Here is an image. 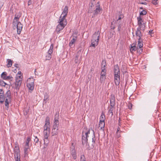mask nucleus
I'll return each mask as SVG.
<instances>
[{"label":"nucleus","mask_w":161,"mask_h":161,"mask_svg":"<svg viewBox=\"0 0 161 161\" xmlns=\"http://www.w3.org/2000/svg\"><path fill=\"white\" fill-rule=\"evenodd\" d=\"M83 132L82 133L83 136L82 137V142L83 145H84L87 143L88 140L92 142V145L94 147L95 146L96 139L95 132L92 130H89L88 132L85 133L84 135Z\"/></svg>","instance_id":"nucleus-1"},{"label":"nucleus","mask_w":161,"mask_h":161,"mask_svg":"<svg viewBox=\"0 0 161 161\" xmlns=\"http://www.w3.org/2000/svg\"><path fill=\"white\" fill-rule=\"evenodd\" d=\"M114 82L115 85H119L120 81V71L118 64L115 65L114 68Z\"/></svg>","instance_id":"nucleus-2"},{"label":"nucleus","mask_w":161,"mask_h":161,"mask_svg":"<svg viewBox=\"0 0 161 161\" xmlns=\"http://www.w3.org/2000/svg\"><path fill=\"white\" fill-rule=\"evenodd\" d=\"M58 22L59 23L57 25L56 29L57 34H59L60 31L64 28L67 24L66 20H64L60 18H59Z\"/></svg>","instance_id":"nucleus-3"},{"label":"nucleus","mask_w":161,"mask_h":161,"mask_svg":"<svg viewBox=\"0 0 161 161\" xmlns=\"http://www.w3.org/2000/svg\"><path fill=\"white\" fill-rule=\"evenodd\" d=\"M22 76L19 75H16L15 83V88L17 91L19 90L22 83Z\"/></svg>","instance_id":"nucleus-4"},{"label":"nucleus","mask_w":161,"mask_h":161,"mask_svg":"<svg viewBox=\"0 0 161 161\" xmlns=\"http://www.w3.org/2000/svg\"><path fill=\"white\" fill-rule=\"evenodd\" d=\"M102 11L103 9L101 7L100 2H98L96 5V8L93 11L92 17L93 18L98 14H100Z\"/></svg>","instance_id":"nucleus-5"},{"label":"nucleus","mask_w":161,"mask_h":161,"mask_svg":"<svg viewBox=\"0 0 161 161\" xmlns=\"http://www.w3.org/2000/svg\"><path fill=\"white\" fill-rule=\"evenodd\" d=\"M35 80L33 78L28 79L27 81V86L29 90L32 91L34 88Z\"/></svg>","instance_id":"nucleus-6"},{"label":"nucleus","mask_w":161,"mask_h":161,"mask_svg":"<svg viewBox=\"0 0 161 161\" xmlns=\"http://www.w3.org/2000/svg\"><path fill=\"white\" fill-rule=\"evenodd\" d=\"M138 24V27L137 28L141 29L142 31H144L145 29V25L144 23H142V21L141 17L139 16L137 18Z\"/></svg>","instance_id":"nucleus-7"},{"label":"nucleus","mask_w":161,"mask_h":161,"mask_svg":"<svg viewBox=\"0 0 161 161\" xmlns=\"http://www.w3.org/2000/svg\"><path fill=\"white\" fill-rule=\"evenodd\" d=\"M59 115L58 112H57L54 116V118L53 121V127L54 128H58L59 122L58 121Z\"/></svg>","instance_id":"nucleus-8"},{"label":"nucleus","mask_w":161,"mask_h":161,"mask_svg":"<svg viewBox=\"0 0 161 161\" xmlns=\"http://www.w3.org/2000/svg\"><path fill=\"white\" fill-rule=\"evenodd\" d=\"M68 12V7L67 6H65L61 16L59 17V18L64 20H66L65 18L67 16Z\"/></svg>","instance_id":"nucleus-9"},{"label":"nucleus","mask_w":161,"mask_h":161,"mask_svg":"<svg viewBox=\"0 0 161 161\" xmlns=\"http://www.w3.org/2000/svg\"><path fill=\"white\" fill-rule=\"evenodd\" d=\"M53 46L52 44L50 47V49L48 51L47 54L46 56V60H50L51 58V54L52 53L53 51Z\"/></svg>","instance_id":"nucleus-10"},{"label":"nucleus","mask_w":161,"mask_h":161,"mask_svg":"<svg viewBox=\"0 0 161 161\" xmlns=\"http://www.w3.org/2000/svg\"><path fill=\"white\" fill-rule=\"evenodd\" d=\"M20 16L18 15H15V17L13 20L12 22V25H13V28L14 29H15L17 26V25H18V23L19 22V19Z\"/></svg>","instance_id":"nucleus-11"},{"label":"nucleus","mask_w":161,"mask_h":161,"mask_svg":"<svg viewBox=\"0 0 161 161\" xmlns=\"http://www.w3.org/2000/svg\"><path fill=\"white\" fill-rule=\"evenodd\" d=\"M50 119L48 117H47L45 120V123L44 126V130H50Z\"/></svg>","instance_id":"nucleus-12"},{"label":"nucleus","mask_w":161,"mask_h":161,"mask_svg":"<svg viewBox=\"0 0 161 161\" xmlns=\"http://www.w3.org/2000/svg\"><path fill=\"white\" fill-rule=\"evenodd\" d=\"M142 29H141L137 28V31L136 32V37L138 38V40L142 39L141 37L142 36Z\"/></svg>","instance_id":"nucleus-13"},{"label":"nucleus","mask_w":161,"mask_h":161,"mask_svg":"<svg viewBox=\"0 0 161 161\" xmlns=\"http://www.w3.org/2000/svg\"><path fill=\"white\" fill-rule=\"evenodd\" d=\"M115 104V97L114 95H111L110 98V106L114 107Z\"/></svg>","instance_id":"nucleus-14"},{"label":"nucleus","mask_w":161,"mask_h":161,"mask_svg":"<svg viewBox=\"0 0 161 161\" xmlns=\"http://www.w3.org/2000/svg\"><path fill=\"white\" fill-rule=\"evenodd\" d=\"M23 27V25L21 24L20 22H19L18 23V25H17V26L16 27V28L17 29V33L19 34L21 31Z\"/></svg>","instance_id":"nucleus-15"},{"label":"nucleus","mask_w":161,"mask_h":161,"mask_svg":"<svg viewBox=\"0 0 161 161\" xmlns=\"http://www.w3.org/2000/svg\"><path fill=\"white\" fill-rule=\"evenodd\" d=\"M14 156L20 155V151L18 146H15L14 148Z\"/></svg>","instance_id":"nucleus-16"},{"label":"nucleus","mask_w":161,"mask_h":161,"mask_svg":"<svg viewBox=\"0 0 161 161\" xmlns=\"http://www.w3.org/2000/svg\"><path fill=\"white\" fill-rule=\"evenodd\" d=\"M100 35V32L99 31L96 32L92 36V39H97L99 41V37Z\"/></svg>","instance_id":"nucleus-17"},{"label":"nucleus","mask_w":161,"mask_h":161,"mask_svg":"<svg viewBox=\"0 0 161 161\" xmlns=\"http://www.w3.org/2000/svg\"><path fill=\"white\" fill-rule=\"evenodd\" d=\"M98 42L99 41H98L97 39H92V43L90 47H95L96 46L98 45Z\"/></svg>","instance_id":"nucleus-18"},{"label":"nucleus","mask_w":161,"mask_h":161,"mask_svg":"<svg viewBox=\"0 0 161 161\" xmlns=\"http://www.w3.org/2000/svg\"><path fill=\"white\" fill-rule=\"evenodd\" d=\"M43 134L44 137H48L50 134V130H44Z\"/></svg>","instance_id":"nucleus-19"},{"label":"nucleus","mask_w":161,"mask_h":161,"mask_svg":"<svg viewBox=\"0 0 161 161\" xmlns=\"http://www.w3.org/2000/svg\"><path fill=\"white\" fill-rule=\"evenodd\" d=\"M29 148V145H25L24 149L25 153V157H26L28 155Z\"/></svg>","instance_id":"nucleus-20"},{"label":"nucleus","mask_w":161,"mask_h":161,"mask_svg":"<svg viewBox=\"0 0 161 161\" xmlns=\"http://www.w3.org/2000/svg\"><path fill=\"white\" fill-rule=\"evenodd\" d=\"M77 39V37L75 36H72V38L71 40L69 43V46L70 47H71L74 44L75 42L76 41Z\"/></svg>","instance_id":"nucleus-21"},{"label":"nucleus","mask_w":161,"mask_h":161,"mask_svg":"<svg viewBox=\"0 0 161 161\" xmlns=\"http://www.w3.org/2000/svg\"><path fill=\"white\" fill-rule=\"evenodd\" d=\"M105 125V122L104 121H99V127L100 128L101 130H103L104 128Z\"/></svg>","instance_id":"nucleus-22"},{"label":"nucleus","mask_w":161,"mask_h":161,"mask_svg":"<svg viewBox=\"0 0 161 161\" xmlns=\"http://www.w3.org/2000/svg\"><path fill=\"white\" fill-rule=\"evenodd\" d=\"M58 128H54L53 127L52 132V133L53 134V136H54L57 134L58 133Z\"/></svg>","instance_id":"nucleus-23"},{"label":"nucleus","mask_w":161,"mask_h":161,"mask_svg":"<svg viewBox=\"0 0 161 161\" xmlns=\"http://www.w3.org/2000/svg\"><path fill=\"white\" fill-rule=\"evenodd\" d=\"M136 44H133L131 45V47L130 48V51L131 53H133L134 51H135L137 49V48L136 46Z\"/></svg>","instance_id":"nucleus-24"},{"label":"nucleus","mask_w":161,"mask_h":161,"mask_svg":"<svg viewBox=\"0 0 161 161\" xmlns=\"http://www.w3.org/2000/svg\"><path fill=\"white\" fill-rule=\"evenodd\" d=\"M143 44L142 39L138 40L137 44V47L141 48L143 47Z\"/></svg>","instance_id":"nucleus-25"},{"label":"nucleus","mask_w":161,"mask_h":161,"mask_svg":"<svg viewBox=\"0 0 161 161\" xmlns=\"http://www.w3.org/2000/svg\"><path fill=\"white\" fill-rule=\"evenodd\" d=\"M71 154L74 159H76L77 156L75 150V149H73L71 151Z\"/></svg>","instance_id":"nucleus-26"},{"label":"nucleus","mask_w":161,"mask_h":161,"mask_svg":"<svg viewBox=\"0 0 161 161\" xmlns=\"http://www.w3.org/2000/svg\"><path fill=\"white\" fill-rule=\"evenodd\" d=\"M5 98L4 93L0 95V103H3Z\"/></svg>","instance_id":"nucleus-27"},{"label":"nucleus","mask_w":161,"mask_h":161,"mask_svg":"<svg viewBox=\"0 0 161 161\" xmlns=\"http://www.w3.org/2000/svg\"><path fill=\"white\" fill-rule=\"evenodd\" d=\"M11 101V98H6L5 100V105L6 106L8 107L9 105V103Z\"/></svg>","instance_id":"nucleus-28"},{"label":"nucleus","mask_w":161,"mask_h":161,"mask_svg":"<svg viewBox=\"0 0 161 161\" xmlns=\"http://www.w3.org/2000/svg\"><path fill=\"white\" fill-rule=\"evenodd\" d=\"M7 62L8 63L7 64V66L8 67H10L11 66L12 64V61L10 59H7Z\"/></svg>","instance_id":"nucleus-29"},{"label":"nucleus","mask_w":161,"mask_h":161,"mask_svg":"<svg viewBox=\"0 0 161 161\" xmlns=\"http://www.w3.org/2000/svg\"><path fill=\"white\" fill-rule=\"evenodd\" d=\"M11 92L9 90L7 91L6 93H5V98H11Z\"/></svg>","instance_id":"nucleus-30"},{"label":"nucleus","mask_w":161,"mask_h":161,"mask_svg":"<svg viewBox=\"0 0 161 161\" xmlns=\"http://www.w3.org/2000/svg\"><path fill=\"white\" fill-rule=\"evenodd\" d=\"M44 144L46 146H47L48 144L49 141V139L48 137H44Z\"/></svg>","instance_id":"nucleus-31"},{"label":"nucleus","mask_w":161,"mask_h":161,"mask_svg":"<svg viewBox=\"0 0 161 161\" xmlns=\"http://www.w3.org/2000/svg\"><path fill=\"white\" fill-rule=\"evenodd\" d=\"M79 57V55H78V54H77L75 58V64H80V60H79V59H78Z\"/></svg>","instance_id":"nucleus-32"},{"label":"nucleus","mask_w":161,"mask_h":161,"mask_svg":"<svg viewBox=\"0 0 161 161\" xmlns=\"http://www.w3.org/2000/svg\"><path fill=\"white\" fill-rule=\"evenodd\" d=\"M106 76H100V82L101 83H104L106 79Z\"/></svg>","instance_id":"nucleus-33"},{"label":"nucleus","mask_w":161,"mask_h":161,"mask_svg":"<svg viewBox=\"0 0 161 161\" xmlns=\"http://www.w3.org/2000/svg\"><path fill=\"white\" fill-rule=\"evenodd\" d=\"M106 65V63L105 60H103L101 64V69H105V67Z\"/></svg>","instance_id":"nucleus-34"},{"label":"nucleus","mask_w":161,"mask_h":161,"mask_svg":"<svg viewBox=\"0 0 161 161\" xmlns=\"http://www.w3.org/2000/svg\"><path fill=\"white\" fill-rule=\"evenodd\" d=\"M102 71L100 73V76H106V70L105 69H101Z\"/></svg>","instance_id":"nucleus-35"},{"label":"nucleus","mask_w":161,"mask_h":161,"mask_svg":"<svg viewBox=\"0 0 161 161\" xmlns=\"http://www.w3.org/2000/svg\"><path fill=\"white\" fill-rule=\"evenodd\" d=\"M100 119V121L104 122L105 120V115L103 112L101 113Z\"/></svg>","instance_id":"nucleus-36"},{"label":"nucleus","mask_w":161,"mask_h":161,"mask_svg":"<svg viewBox=\"0 0 161 161\" xmlns=\"http://www.w3.org/2000/svg\"><path fill=\"white\" fill-rule=\"evenodd\" d=\"M7 76V73L6 72H3L1 75V77L3 79L5 80Z\"/></svg>","instance_id":"nucleus-37"},{"label":"nucleus","mask_w":161,"mask_h":161,"mask_svg":"<svg viewBox=\"0 0 161 161\" xmlns=\"http://www.w3.org/2000/svg\"><path fill=\"white\" fill-rule=\"evenodd\" d=\"M117 23L118 24V30L119 31H120L121 28L122 26L121 22L119 21V22H118V23H117Z\"/></svg>","instance_id":"nucleus-38"},{"label":"nucleus","mask_w":161,"mask_h":161,"mask_svg":"<svg viewBox=\"0 0 161 161\" xmlns=\"http://www.w3.org/2000/svg\"><path fill=\"white\" fill-rule=\"evenodd\" d=\"M14 159L15 161H20V155L19 156H14Z\"/></svg>","instance_id":"nucleus-39"},{"label":"nucleus","mask_w":161,"mask_h":161,"mask_svg":"<svg viewBox=\"0 0 161 161\" xmlns=\"http://www.w3.org/2000/svg\"><path fill=\"white\" fill-rule=\"evenodd\" d=\"M31 141V138L30 136H28L27 138V139L25 142V144L29 145V143L30 141Z\"/></svg>","instance_id":"nucleus-40"},{"label":"nucleus","mask_w":161,"mask_h":161,"mask_svg":"<svg viewBox=\"0 0 161 161\" xmlns=\"http://www.w3.org/2000/svg\"><path fill=\"white\" fill-rule=\"evenodd\" d=\"M113 107H111L110 106V109L108 110V113L109 114H111V116H112L113 115Z\"/></svg>","instance_id":"nucleus-41"},{"label":"nucleus","mask_w":161,"mask_h":161,"mask_svg":"<svg viewBox=\"0 0 161 161\" xmlns=\"http://www.w3.org/2000/svg\"><path fill=\"white\" fill-rule=\"evenodd\" d=\"M48 98V96L47 94H46L45 95H44L43 102L44 103L45 102V103H46V102L47 101L46 100Z\"/></svg>","instance_id":"nucleus-42"},{"label":"nucleus","mask_w":161,"mask_h":161,"mask_svg":"<svg viewBox=\"0 0 161 161\" xmlns=\"http://www.w3.org/2000/svg\"><path fill=\"white\" fill-rule=\"evenodd\" d=\"M80 161H86L84 155H81V156Z\"/></svg>","instance_id":"nucleus-43"},{"label":"nucleus","mask_w":161,"mask_h":161,"mask_svg":"<svg viewBox=\"0 0 161 161\" xmlns=\"http://www.w3.org/2000/svg\"><path fill=\"white\" fill-rule=\"evenodd\" d=\"M137 49L136 50L137 51V52L139 53V54H140L142 53V49L141 48H139L138 47H137Z\"/></svg>","instance_id":"nucleus-44"},{"label":"nucleus","mask_w":161,"mask_h":161,"mask_svg":"<svg viewBox=\"0 0 161 161\" xmlns=\"http://www.w3.org/2000/svg\"><path fill=\"white\" fill-rule=\"evenodd\" d=\"M147 14V12L144 10H143L141 12L140 14V15H146Z\"/></svg>","instance_id":"nucleus-45"},{"label":"nucleus","mask_w":161,"mask_h":161,"mask_svg":"<svg viewBox=\"0 0 161 161\" xmlns=\"http://www.w3.org/2000/svg\"><path fill=\"white\" fill-rule=\"evenodd\" d=\"M6 85V83H5L3 81L0 80V85L1 86H5Z\"/></svg>","instance_id":"nucleus-46"},{"label":"nucleus","mask_w":161,"mask_h":161,"mask_svg":"<svg viewBox=\"0 0 161 161\" xmlns=\"http://www.w3.org/2000/svg\"><path fill=\"white\" fill-rule=\"evenodd\" d=\"M6 79H5V80H12L13 79V78L12 76H6Z\"/></svg>","instance_id":"nucleus-47"},{"label":"nucleus","mask_w":161,"mask_h":161,"mask_svg":"<svg viewBox=\"0 0 161 161\" xmlns=\"http://www.w3.org/2000/svg\"><path fill=\"white\" fill-rule=\"evenodd\" d=\"M158 0H152V3L154 5H156L158 3Z\"/></svg>","instance_id":"nucleus-48"},{"label":"nucleus","mask_w":161,"mask_h":161,"mask_svg":"<svg viewBox=\"0 0 161 161\" xmlns=\"http://www.w3.org/2000/svg\"><path fill=\"white\" fill-rule=\"evenodd\" d=\"M122 16L121 15H119V18L117 20V21L116 22V24H117V23H118L119 21H119L120 19H121L122 18Z\"/></svg>","instance_id":"nucleus-49"},{"label":"nucleus","mask_w":161,"mask_h":161,"mask_svg":"<svg viewBox=\"0 0 161 161\" xmlns=\"http://www.w3.org/2000/svg\"><path fill=\"white\" fill-rule=\"evenodd\" d=\"M38 140H38V138L36 136L34 140V142L36 143H37L38 142Z\"/></svg>","instance_id":"nucleus-50"},{"label":"nucleus","mask_w":161,"mask_h":161,"mask_svg":"<svg viewBox=\"0 0 161 161\" xmlns=\"http://www.w3.org/2000/svg\"><path fill=\"white\" fill-rule=\"evenodd\" d=\"M128 108L130 109H131L132 107V104L131 103H130L128 105Z\"/></svg>","instance_id":"nucleus-51"},{"label":"nucleus","mask_w":161,"mask_h":161,"mask_svg":"<svg viewBox=\"0 0 161 161\" xmlns=\"http://www.w3.org/2000/svg\"><path fill=\"white\" fill-rule=\"evenodd\" d=\"M21 71H18L17 74L16 75H18L19 74L20 76H22V75H21Z\"/></svg>","instance_id":"nucleus-52"},{"label":"nucleus","mask_w":161,"mask_h":161,"mask_svg":"<svg viewBox=\"0 0 161 161\" xmlns=\"http://www.w3.org/2000/svg\"><path fill=\"white\" fill-rule=\"evenodd\" d=\"M112 24H113V23L112 22L111 23V29L114 30L115 29V27L114 26H113L112 25Z\"/></svg>","instance_id":"nucleus-53"},{"label":"nucleus","mask_w":161,"mask_h":161,"mask_svg":"<svg viewBox=\"0 0 161 161\" xmlns=\"http://www.w3.org/2000/svg\"><path fill=\"white\" fill-rule=\"evenodd\" d=\"M4 93V92L2 89H0V95Z\"/></svg>","instance_id":"nucleus-54"},{"label":"nucleus","mask_w":161,"mask_h":161,"mask_svg":"<svg viewBox=\"0 0 161 161\" xmlns=\"http://www.w3.org/2000/svg\"><path fill=\"white\" fill-rule=\"evenodd\" d=\"M32 2L31 0H29L28 3V5L29 6L31 4Z\"/></svg>","instance_id":"nucleus-55"},{"label":"nucleus","mask_w":161,"mask_h":161,"mask_svg":"<svg viewBox=\"0 0 161 161\" xmlns=\"http://www.w3.org/2000/svg\"><path fill=\"white\" fill-rule=\"evenodd\" d=\"M120 130V128L119 127H118V128H117V133H118V132H121V131Z\"/></svg>","instance_id":"nucleus-56"},{"label":"nucleus","mask_w":161,"mask_h":161,"mask_svg":"<svg viewBox=\"0 0 161 161\" xmlns=\"http://www.w3.org/2000/svg\"><path fill=\"white\" fill-rule=\"evenodd\" d=\"M149 33L150 34H152L153 33V30L150 31L149 32Z\"/></svg>","instance_id":"nucleus-57"},{"label":"nucleus","mask_w":161,"mask_h":161,"mask_svg":"<svg viewBox=\"0 0 161 161\" xmlns=\"http://www.w3.org/2000/svg\"><path fill=\"white\" fill-rule=\"evenodd\" d=\"M88 12V13H91L92 12V10H91L90 9H89Z\"/></svg>","instance_id":"nucleus-58"},{"label":"nucleus","mask_w":161,"mask_h":161,"mask_svg":"<svg viewBox=\"0 0 161 161\" xmlns=\"http://www.w3.org/2000/svg\"><path fill=\"white\" fill-rule=\"evenodd\" d=\"M141 4H142L146 5V4H147V3L145 2H142V3H141Z\"/></svg>","instance_id":"nucleus-59"},{"label":"nucleus","mask_w":161,"mask_h":161,"mask_svg":"<svg viewBox=\"0 0 161 161\" xmlns=\"http://www.w3.org/2000/svg\"><path fill=\"white\" fill-rule=\"evenodd\" d=\"M120 136V135L119 134H118V133H117V136L119 138Z\"/></svg>","instance_id":"nucleus-60"},{"label":"nucleus","mask_w":161,"mask_h":161,"mask_svg":"<svg viewBox=\"0 0 161 161\" xmlns=\"http://www.w3.org/2000/svg\"><path fill=\"white\" fill-rule=\"evenodd\" d=\"M18 65V64H14V66L16 67V68H18L17 66Z\"/></svg>","instance_id":"nucleus-61"},{"label":"nucleus","mask_w":161,"mask_h":161,"mask_svg":"<svg viewBox=\"0 0 161 161\" xmlns=\"http://www.w3.org/2000/svg\"><path fill=\"white\" fill-rule=\"evenodd\" d=\"M120 118H119V125H120V124H121V123H120Z\"/></svg>","instance_id":"nucleus-62"},{"label":"nucleus","mask_w":161,"mask_h":161,"mask_svg":"<svg viewBox=\"0 0 161 161\" xmlns=\"http://www.w3.org/2000/svg\"><path fill=\"white\" fill-rule=\"evenodd\" d=\"M94 6L93 4L92 3H91V8H92V6Z\"/></svg>","instance_id":"nucleus-63"},{"label":"nucleus","mask_w":161,"mask_h":161,"mask_svg":"<svg viewBox=\"0 0 161 161\" xmlns=\"http://www.w3.org/2000/svg\"><path fill=\"white\" fill-rule=\"evenodd\" d=\"M140 9H142V8H140Z\"/></svg>","instance_id":"nucleus-64"}]
</instances>
